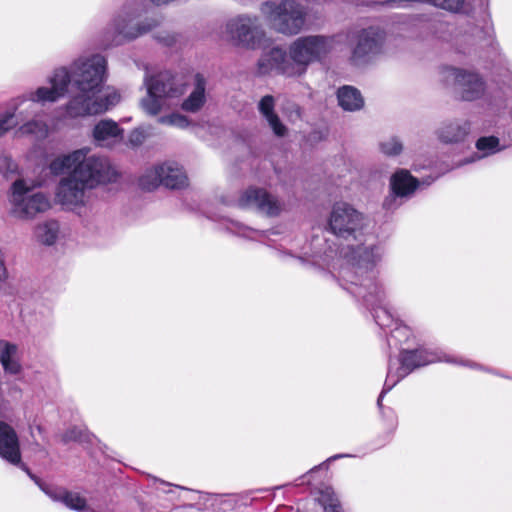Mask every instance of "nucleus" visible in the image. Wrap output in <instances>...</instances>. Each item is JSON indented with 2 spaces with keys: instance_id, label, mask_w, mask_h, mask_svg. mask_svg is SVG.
Here are the masks:
<instances>
[{
  "instance_id": "f257e3e1",
  "label": "nucleus",
  "mask_w": 512,
  "mask_h": 512,
  "mask_svg": "<svg viewBox=\"0 0 512 512\" xmlns=\"http://www.w3.org/2000/svg\"><path fill=\"white\" fill-rule=\"evenodd\" d=\"M64 68L68 76V88L75 94L65 106V115L79 118L99 115L112 109L120 100L116 91L100 94L106 81L107 61L99 53L83 54Z\"/></svg>"
},
{
  "instance_id": "f03ea898",
  "label": "nucleus",
  "mask_w": 512,
  "mask_h": 512,
  "mask_svg": "<svg viewBox=\"0 0 512 512\" xmlns=\"http://www.w3.org/2000/svg\"><path fill=\"white\" fill-rule=\"evenodd\" d=\"M333 48V36H300L290 43L287 50L273 47L264 52L258 61V71L261 74L276 71L288 77L302 76L311 64L324 60Z\"/></svg>"
},
{
  "instance_id": "7ed1b4c3",
  "label": "nucleus",
  "mask_w": 512,
  "mask_h": 512,
  "mask_svg": "<svg viewBox=\"0 0 512 512\" xmlns=\"http://www.w3.org/2000/svg\"><path fill=\"white\" fill-rule=\"evenodd\" d=\"M90 167L85 164L60 179L55 190L57 203L69 209L82 206L86 190L94 189L101 184L116 182L119 177L112 165L94 170H90Z\"/></svg>"
},
{
  "instance_id": "20e7f679",
  "label": "nucleus",
  "mask_w": 512,
  "mask_h": 512,
  "mask_svg": "<svg viewBox=\"0 0 512 512\" xmlns=\"http://www.w3.org/2000/svg\"><path fill=\"white\" fill-rule=\"evenodd\" d=\"M260 10L272 28L279 33L296 35L305 25L306 11L294 0H284L279 4L275 1H266Z\"/></svg>"
},
{
  "instance_id": "39448f33",
  "label": "nucleus",
  "mask_w": 512,
  "mask_h": 512,
  "mask_svg": "<svg viewBox=\"0 0 512 512\" xmlns=\"http://www.w3.org/2000/svg\"><path fill=\"white\" fill-rule=\"evenodd\" d=\"M341 253L351 266V271H343V278L355 285H362V282L365 280L369 281V285L373 286L376 297H379L380 291L376 285L371 283L372 277L369 275L381 258L379 248L376 246L366 247L363 245H357L356 247L348 246L347 249H343Z\"/></svg>"
},
{
  "instance_id": "423d86ee",
  "label": "nucleus",
  "mask_w": 512,
  "mask_h": 512,
  "mask_svg": "<svg viewBox=\"0 0 512 512\" xmlns=\"http://www.w3.org/2000/svg\"><path fill=\"white\" fill-rule=\"evenodd\" d=\"M30 188L22 179L11 186V203L14 213L20 218H32L50 207L49 198L42 192L30 193Z\"/></svg>"
},
{
  "instance_id": "0eeeda50",
  "label": "nucleus",
  "mask_w": 512,
  "mask_h": 512,
  "mask_svg": "<svg viewBox=\"0 0 512 512\" xmlns=\"http://www.w3.org/2000/svg\"><path fill=\"white\" fill-rule=\"evenodd\" d=\"M330 231L344 239L357 238L365 225V218L361 212L345 202L335 203L328 219Z\"/></svg>"
},
{
  "instance_id": "6e6552de",
  "label": "nucleus",
  "mask_w": 512,
  "mask_h": 512,
  "mask_svg": "<svg viewBox=\"0 0 512 512\" xmlns=\"http://www.w3.org/2000/svg\"><path fill=\"white\" fill-rule=\"evenodd\" d=\"M50 87H39L35 91H30L15 100V109L25 102L31 104L47 102L53 103L64 97L68 93V76L64 68H55L48 78Z\"/></svg>"
},
{
  "instance_id": "1a4fd4ad",
  "label": "nucleus",
  "mask_w": 512,
  "mask_h": 512,
  "mask_svg": "<svg viewBox=\"0 0 512 512\" xmlns=\"http://www.w3.org/2000/svg\"><path fill=\"white\" fill-rule=\"evenodd\" d=\"M182 94L183 89L175 85L172 77L159 75L151 79L147 96L142 99L141 106L146 113L156 115L165 106V99L179 97Z\"/></svg>"
},
{
  "instance_id": "9d476101",
  "label": "nucleus",
  "mask_w": 512,
  "mask_h": 512,
  "mask_svg": "<svg viewBox=\"0 0 512 512\" xmlns=\"http://www.w3.org/2000/svg\"><path fill=\"white\" fill-rule=\"evenodd\" d=\"M224 36L236 45L255 48L264 37V32L256 18L238 16L226 23Z\"/></svg>"
},
{
  "instance_id": "9b49d317",
  "label": "nucleus",
  "mask_w": 512,
  "mask_h": 512,
  "mask_svg": "<svg viewBox=\"0 0 512 512\" xmlns=\"http://www.w3.org/2000/svg\"><path fill=\"white\" fill-rule=\"evenodd\" d=\"M441 74L445 81H452L456 85L457 94L464 101L480 99L485 93V83L476 73L445 67Z\"/></svg>"
},
{
  "instance_id": "f8f14e48",
  "label": "nucleus",
  "mask_w": 512,
  "mask_h": 512,
  "mask_svg": "<svg viewBox=\"0 0 512 512\" xmlns=\"http://www.w3.org/2000/svg\"><path fill=\"white\" fill-rule=\"evenodd\" d=\"M90 148L83 147L68 154L54 158L49 164V170L53 175H60L66 170L76 171L85 164L90 165V170L103 169L111 165L108 158L103 156H88Z\"/></svg>"
},
{
  "instance_id": "ddd939ff",
  "label": "nucleus",
  "mask_w": 512,
  "mask_h": 512,
  "mask_svg": "<svg viewBox=\"0 0 512 512\" xmlns=\"http://www.w3.org/2000/svg\"><path fill=\"white\" fill-rule=\"evenodd\" d=\"M238 205L242 208H256L268 216H277L282 210L280 202L274 196L264 189L254 187L240 195Z\"/></svg>"
},
{
  "instance_id": "4468645a",
  "label": "nucleus",
  "mask_w": 512,
  "mask_h": 512,
  "mask_svg": "<svg viewBox=\"0 0 512 512\" xmlns=\"http://www.w3.org/2000/svg\"><path fill=\"white\" fill-rule=\"evenodd\" d=\"M433 358H430L428 353L424 351H405L401 354V366L395 371L389 367L388 374L385 381L387 390L393 388L402 378L407 376L414 369L432 363Z\"/></svg>"
},
{
  "instance_id": "2eb2a0df",
  "label": "nucleus",
  "mask_w": 512,
  "mask_h": 512,
  "mask_svg": "<svg viewBox=\"0 0 512 512\" xmlns=\"http://www.w3.org/2000/svg\"><path fill=\"white\" fill-rule=\"evenodd\" d=\"M383 44V34L379 29L368 28L358 33L352 50V60L361 62L380 52Z\"/></svg>"
},
{
  "instance_id": "dca6fc26",
  "label": "nucleus",
  "mask_w": 512,
  "mask_h": 512,
  "mask_svg": "<svg viewBox=\"0 0 512 512\" xmlns=\"http://www.w3.org/2000/svg\"><path fill=\"white\" fill-rule=\"evenodd\" d=\"M0 457L23 471L19 439L16 431L4 421H0Z\"/></svg>"
},
{
  "instance_id": "f3484780",
  "label": "nucleus",
  "mask_w": 512,
  "mask_h": 512,
  "mask_svg": "<svg viewBox=\"0 0 512 512\" xmlns=\"http://www.w3.org/2000/svg\"><path fill=\"white\" fill-rule=\"evenodd\" d=\"M128 39V8L123 4L117 12L106 31L105 40L102 43L103 48L118 46Z\"/></svg>"
},
{
  "instance_id": "a211bd4d",
  "label": "nucleus",
  "mask_w": 512,
  "mask_h": 512,
  "mask_svg": "<svg viewBox=\"0 0 512 512\" xmlns=\"http://www.w3.org/2000/svg\"><path fill=\"white\" fill-rule=\"evenodd\" d=\"M123 129L112 119L100 120L93 128L92 137L97 146L111 148L123 138Z\"/></svg>"
},
{
  "instance_id": "6ab92c4d",
  "label": "nucleus",
  "mask_w": 512,
  "mask_h": 512,
  "mask_svg": "<svg viewBox=\"0 0 512 512\" xmlns=\"http://www.w3.org/2000/svg\"><path fill=\"white\" fill-rule=\"evenodd\" d=\"M418 185V181L407 171L400 170L396 172L391 178V188L393 195L387 198L384 202V206L390 209L392 207L391 202L395 200V196H408L412 194Z\"/></svg>"
},
{
  "instance_id": "aec40b11",
  "label": "nucleus",
  "mask_w": 512,
  "mask_h": 512,
  "mask_svg": "<svg viewBox=\"0 0 512 512\" xmlns=\"http://www.w3.org/2000/svg\"><path fill=\"white\" fill-rule=\"evenodd\" d=\"M258 110L276 136L284 137L287 134L286 126L275 113V99L273 96L265 95L262 97L258 103Z\"/></svg>"
},
{
  "instance_id": "412c9836",
  "label": "nucleus",
  "mask_w": 512,
  "mask_h": 512,
  "mask_svg": "<svg viewBox=\"0 0 512 512\" xmlns=\"http://www.w3.org/2000/svg\"><path fill=\"white\" fill-rule=\"evenodd\" d=\"M206 103V80L201 74L194 77V85L188 97L182 102L181 108L185 112L197 113Z\"/></svg>"
},
{
  "instance_id": "4be33fe9",
  "label": "nucleus",
  "mask_w": 512,
  "mask_h": 512,
  "mask_svg": "<svg viewBox=\"0 0 512 512\" xmlns=\"http://www.w3.org/2000/svg\"><path fill=\"white\" fill-rule=\"evenodd\" d=\"M162 185L170 189H180L188 184L185 172L176 163L161 164Z\"/></svg>"
},
{
  "instance_id": "5701e85b",
  "label": "nucleus",
  "mask_w": 512,
  "mask_h": 512,
  "mask_svg": "<svg viewBox=\"0 0 512 512\" xmlns=\"http://www.w3.org/2000/svg\"><path fill=\"white\" fill-rule=\"evenodd\" d=\"M340 107L346 111H357L363 108L364 99L361 92L353 86H343L337 91Z\"/></svg>"
},
{
  "instance_id": "b1692460",
  "label": "nucleus",
  "mask_w": 512,
  "mask_h": 512,
  "mask_svg": "<svg viewBox=\"0 0 512 512\" xmlns=\"http://www.w3.org/2000/svg\"><path fill=\"white\" fill-rule=\"evenodd\" d=\"M470 131L467 121L451 122L442 126L438 132L439 139L445 143H456L463 141Z\"/></svg>"
},
{
  "instance_id": "393cba45",
  "label": "nucleus",
  "mask_w": 512,
  "mask_h": 512,
  "mask_svg": "<svg viewBox=\"0 0 512 512\" xmlns=\"http://www.w3.org/2000/svg\"><path fill=\"white\" fill-rule=\"evenodd\" d=\"M17 347L6 341H0V362L5 372L16 375L20 372L21 366L14 359Z\"/></svg>"
},
{
  "instance_id": "a878e982",
  "label": "nucleus",
  "mask_w": 512,
  "mask_h": 512,
  "mask_svg": "<svg viewBox=\"0 0 512 512\" xmlns=\"http://www.w3.org/2000/svg\"><path fill=\"white\" fill-rule=\"evenodd\" d=\"M23 471L52 501L62 503L68 491L67 489L62 487H55L43 482L37 475H35L30 470V468L27 465H23Z\"/></svg>"
},
{
  "instance_id": "bb28decb",
  "label": "nucleus",
  "mask_w": 512,
  "mask_h": 512,
  "mask_svg": "<svg viewBox=\"0 0 512 512\" xmlns=\"http://www.w3.org/2000/svg\"><path fill=\"white\" fill-rule=\"evenodd\" d=\"M59 223L56 220H48L36 227L35 235L37 240L47 246L53 245L59 234Z\"/></svg>"
},
{
  "instance_id": "cd10ccee",
  "label": "nucleus",
  "mask_w": 512,
  "mask_h": 512,
  "mask_svg": "<svg viewBox=\"0 0 512 512\" xmlns=\"http://www.w3.org/2000/svg\"><path fill=\"white\" fill-rule=\"evenodd\" d=\"M410 2L430 3L445 10L458 11L464 0H387L385 3L393 7H405Z\"/></svg>"
},
{
  "instance_id": "c85d7f7f",
  "label": "nucleus",
  "mask_w": 512,
  "mask_h": 512,
  "mask_svg": "<svg viewBox=\"0 0 512 512\" xmlns=\"http://www.w3.org/2000/svg\"><path fill=\"white\" fill-rule=\"evenodd\" d=\"M20 136H32L35 139H44L48 135V126L42 120L32 119L19 127L16 132Z\"/></svg>"
},
{
  "instance_id": "c756f323",
  "label": "nucleus",
  "mask_w": 512,
  "mask_h": 512,
  "mask_svg": "<svg viewBox=\"0 0 512 512\" xmlns=\"http://www.w3.org/2000/svg\"><path fill=\"white\" fill-rule=\"evenodd\" d=\"M138 184L145 191H153L162 185L161 164L147 169L139 178Z\"/></svg>"
},
{
  "instance_id": "7c9ffc66",
  "label": "nucleus",
  "mask_w": 512,
  "mask_h": 512,
  "mask_svg": "<svg viewBox=\"0 0 512 512\" xmlns=\"http://www.w3.org/2000/svg\"><path fill=\"white\" fill-rule=\"evenodd\" d=\"M319 502L326 512H342L338 499L334 497V493L330 489L321 492Z\"/></svg>"
},
{
  "instance_id": "2f4dec72",
  "label": "nucleus",
  "mask_w": 512,
  "mask_h": 512,
  "mask_svg": "<svg viewBox=\"0 0 512 512\" xmlns=\"http://www.w3.org/2000/svg\"><path fill=\"white\" fill-rule=\"evenodd\" d=\"M62 504L67 508L78 512H82L87 508L86 500L78 493L71 491H67Z\"/></svg>"
},
{
  "instance_id": "473e14b6",
  "label": "nucleus",
  "mask_w": 512,
  "mask_h": 512,
  "mask_svg": "<svg viewBox=\"0 0 512 512\" xmlns=\"http://www.w3.org/2000/svg\"><path fill=\"white\" fill-rule=\"evenodd\" d=\"M498 146L499 139L494 136L482 137L476 142L477 149L483 151L484 155L495 153L499 150Z\"/></svg>"
},
{
  "instance_id": "72a5a7b5",
  "label": "nucleus",
  "mask_w": 512,
  "mask_h": 512,
  "mask_svg": "<svg viewBox=\"0 0 512 512\" xmlns=\"http://www.w3.org/2000/svg\"><path fill=\"white\" fill-rule=\"evenodd\" d=\"M158 122L165 125L170 126H176L179 128H186L189 126L190 122L187 119L186 116L179 114V113H173L168 116H163L158 119Z\"/></svg>"
},
{
  "instance_id": "f704fd0d",
  "label": "nucleus",
  "mask_w": 512,
  "mask_h": 512,
  "mask_svg": "<svg viewBox=\"0 0 512 512\" xmlns=\"http://www.w3.org/2000/svg\"><path fill=\"white\" fill-rule=\"evenodd\" d=\"M381 151L389 156L398 155L402 149V143L396 137H391L380 144Z\"/></svg>"
},
{
  "instance_id": "c9c22d12",
  "label": "nucleus",
  "mask_w": 512,
  "mask_h": 512,
  "mask_svg": "<svg viewBox=\"0 0 512 512\" xmlns=\"http://www.w3.org/2000/svg\"><path fill=\"white\" fill-rule=\"evenodd\" d=\"M15 118V113H5L0 118V137H2L4 134H6L9 130H11L18 124Z\"/></svg>"
},
{
  "instance_id": "e433bc0d",
  "label": "nucleus",
  "mask_w": 512,
  "mask_h": 512,
  "mask_svg": "<svg viewBox=\"0 0 512 512\" xmlns=\"http://www.w3.org/2000/svg\"><path fill=\"white\" fill-rule=\"evenodd\" d=\"M374 318L377 324L381 327H387L390 324V316L384 308L377 309L375 311Z\"/></svg>"
},
{
  "instance_id": "4c0bfd02",
  "label": "nucleus",
  "mask_w": 512,
  "mask_h": 512,
  "mask_svg": "<svg viewBox=\"0 0 512 512\" xmlns=\"http://www.w3.org/2000/svg\"><path fill=\"white\" fill-rule=\"evenodd\" d=\"M144 135L141 131L135 129L130 133V143L139 144L142 142Z\"/></svg>"
},
{
  "instance_id": "58836bf2",
  "label": "nucleus",
  "mask_w": 512,
  "mask_h": 512,
  "mask_svg": "<svg viewBox=\"0 0 512 512\" xmlns=\"http://www.w3.org/2000/svg\"><path fill=\"white\" fill-rule=\"evenodd\" d=\"M151 29V26H147V27H143V28H139L137 30V32H134L130 29V32H129V35H130V38L132 37H138L139 35H141L142 33L144 32H147Z\"/></svg>"
},
{
  "instance_id": "ea45409f",
  "label": "nucleus",
  "mask_w": 512,
  "mask_h": 512,
  "mask_svg": "<svg viewBox=\"0 0 512 512\" xmlns=\"http://www.w3.org/2000/svg\"><path fill=\"white\" fill-rule=\"evenodd\" d=\"M362 296L366 302H372V292H369L368 294H363Z\"/></svg>"
},
{
  "instance_id": "a19ab883",
  "label": "nucleus",
  "mask_w": 512,
  "mask_h": 512,
  "mask_svg": "<svg viewBox=\"0 0 512 512\" xmlns=\"http://www.w3.org/2000/svg\"><path fill=\"white\" fill-rule=\"evenodd\" d=\"M401 330H402L401 328H396V329L392 332V337H395V338H396V337H397V336H396V334H397V333H399V332H401Z\"/></svg>"
},
{
  "instance_id": "79ce46f5",
  "label": "nucleus",
  "mask_w": 512,
  "mask_h": 512,
  "mask_svg": "<svg viewBox=\"0 0 512 512\" xmlns=\"http://www.w3.org/2000/svg\"><path fill=\"white\" fill-rule=\"evenodd\" d=\"M384 392H385V390L380 394V396H379V398H378V401H377L378 405H380V404H381V401H382V397H383Z\"/></svg>"
},
{
  "instance_id": "37998d69",
  "label": "nucleus",
  "mask_w": 512,
  "mask_h": 512,
  "mask_svg": "<svg viewBox=\"0 0 512 512\" xmlns=\"http://www.w3.org/2000/svg\"><path fill=\"white\" fill-rule=\"evenodd\" d=\"M339 457H342V456L341 455H337V456L332 457L331 459H337Z\"/></svg>"
}]
</instances>
